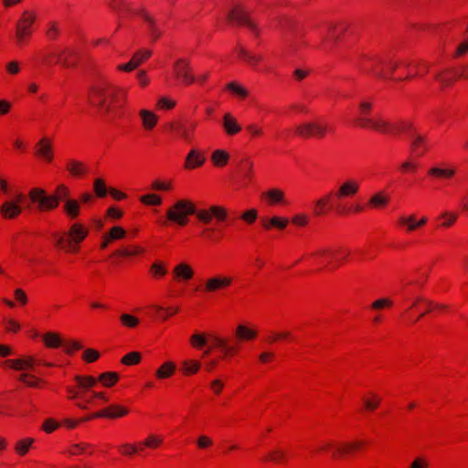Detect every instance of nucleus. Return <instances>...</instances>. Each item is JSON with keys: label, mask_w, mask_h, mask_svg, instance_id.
<instances>
[{"label": "nucleus", "mask_w": 468, "mask_h": 468, "mask_svg": "<svg viewBox=\"0 0 468 468\" xmlns=\"http://www.w3.org/2000/svg\"><path fill=\"white\" fill-rule=\"evenodd\" d=\"M128 90L105 81L93 84L88 93L90 105L101 112L121 118L127 103Z\"/></svg>", "instance_id": "1"}, {"label": "nucleus", "mask_w": 468, "mask_h": 468, "mask_svg": "<svg viewBox=\"0 0 468 468\" xmlns=\"http://www.w3.org/2000/svg\"><path fill=\"white\" fill-rule=\"evenodd\" d=\"M355 124L359 128L372 130L394 138L408 133L414 128L413 122L409 119L389 120L384 117H360L355 120Z\"/></svg>", "instance_id": "2"}, {"label": "nucleus", "mask_w": 468, "mask_h": 468, "mask_svg": "<svg viewBox=\"0 0 468 468\" xmlns=\"http://www.w3.org/2000/svg\"><path fill=\"white\" fill-rule=\"evenodd\" d=\"M89 229L81 222H74L67 231L53 232L54 248L68 254H78L87 239Z\"/></svg>", "instance_id": "3"}, {"label": "nucleus", "mask_w": 468, "mask_h": 468, "mask_svg": "<svg viewBox=\"0 0 468 468\" xmlns=\"http://www.w3.org/2000/svg\"><path fill=\"white\" fill-rule=\"evenodd\" d=\"M389 56L374 52L361 53L356 62L357 70L378 80H385Z\"/></svg>", "instance_id": "4"}, {"label": "nucleus", "mask_w": 468, "mask_h": 468, "mask_svg": "<svg viewBox=\"0 0 468 468\" xmlns=\"http://www.w3.org/2000/svg\"><path fill=\"white\" fill-rule=\"evenodd\" d=\"M37 21V14L33 10L24 11L15 27L14 41L18 48L28 46L34 35V25Z\"/></svg>", "instance_id": "5"}, {"label": "nucleus", "mask_w": 468, "mask_h": 468, "mask_svg": "<svg viewBox=\"0 0 468 468\" xmlns=\"http://www.w3.org/2000/svg\"><path fill=\"white\" fill-rule=\"evenodd\" d=\"M199 208L197 207L193 200L181 198L168 207L165 216L169 221L185 227L189 222V217L195 216L197 218Z\"/></svg>", "instance_id": "6"}, {"label": "nucleus", "mask_w": 468, "mask_h": 468, "mask_svg": "<svg viewBox=\"0 0 468 468\" xmlns=\"http://www.w3.org/2000/svg\"><path fill=\"white\" fill-rule=\"evenodd\" d=\"M349 255L350 250L346 248H327L318 250L306 256V258L324 264V268L335 270L346 261Z\"/></svg>", "instance_id": "7"}, {"label": "nucleus", "mask_w": 468, "mask_h": 468, "mask_svg": "<svg viewBox=\"0 0 468 468\" xmlns=\"http://www.w3.org/2000/svg\"><path fill=\"white\" fill-rule=\"evenodd\" d=\"M73 380L75 385H68L65 388L66 398L69 400L89 396L91 388L95 387V377L90 375H76Z\"/></svg>", "instance_id": "8"}, {"label": "nucleus", "mask_w": 468, "mask_h": 468, "mask_svg": "<svg viewBox=\"0 0 468 468\" xmlns=\"http://www.w3.org/2000/svg\"><path fill=\"white\" fill-rule=\"evenodd\" d=\"M348 26L346 23L329 25L324 37L322 38L318 48L325 52H334L336 44L347 31Z\"/></svg>", "instance_id": "9"}, {"label": "nucleus", "mask_w": 468, "mask_h": 468, "mask_svg": "<svg viewBox=\"0 0 468 468\" xmlns=\"http://www.w3.org/2000/svg\"><path fill=\"white\" fill-rule=\"evenodd\" d=\"M215 219L218 223H229V209L223 205L213 204L207 208H199L197 221L204 225H208ZM229 226V224H227Z\"/></svg>", "instance_id": "10"}, {"label": "nucleus", "mask_w": 468, "mask_h": 468, "mask_svg": "<svg viewBox=\"0 0 468 468\" xmlns=\"http://www.w3.org/2000/svg\"><path fill=\"white\" fill-rule=\"evenodd\" d=\"M234 280L230 275L217 274L207 278L203 285L197 287L196 291L208 294L218 293L229 290Z\"/></svg>", "instance_id": "11"}, {"label": "nucleus", "mask_w": 468, "mask_h": 468, "mask_svg": "<svg viewBox=\"0 0 468 468\" xmlns=\"http://www.w3.org/2000/svg\"><path fill=\"white\" fill-rule=\"evenodd\" d=\"M420 306H423L424 310L418 315V317L415 320H413L411 322L412 324L419 322L420 319H422L428 314H440L448 309V306L445 304L433 303V302L428 301L422 297H418L411 303V305L409 306L404 311V313L402 314V317L404 319H408V316H409L410 311L414 308H420Z\"/></svg>", "instance_id": "12"}, {"label": "nucleus", "mask_w": 468, "mask_h": 468, "mask_svg": "<svg viewBox=\"0 0 468 468\" xmlns=\"http://www.w3.org/2000/svg\"><path fill=\"white\" fill-rule=\"evenodd\" d=\"M330 132L328 123L323 122H304L296 126L294 131L295 135L303 139H322Z\"/></svg>", "instance_id": "13"}, {"label": "nucleus", "mask_w": 468, "mask_h": 468, "mask_svg": "<svg viewBox=\"0 0 468 468\" xmlns=\"http://www.w3.org/2000/svg\"><path fill=\"white\" fill-rule=\"evenodd\" d=\"M410 63L408 59L389 56L387 78L384 80L410 81V79H404L407 72L410 71Z\"/></svg>", "instance_id": "14"}, {"label": "nucleus", "mask_w": 468, "mask_h": 468, "mask_svg": "<svg viewBox=\"0 0 468 468\" xmlns=\"http://www.w3.org/2000/svg\"><path fill=\"white\" fill-rule=\"evenodd\" d=\"M229 19L237 26L247 28L253 33L256 37L260 36L258 24L241 5H236L231 9L229 14Z\"/></svg>", "instance_id": "15"}, {"label": "nucleus", "mask_w": 468, "mask_h": 468, "mask_svg": "<svg viewBox=\"0 0 468 468\" xmlns=\"http://www.w3.org/2000/svg\"><path fill=\"white\" fill-rule=\"evenodd\" d=\"M367 442L363 440H354L338 442L335 451L332 452V458L335 460L351 457L366 450Z\"/></svg>", "instance_id": "16"}, {"label": "nucleus", "mask_w": 468, "mask_h": 468, "mask_svg": "<svg viewBox=\"0 0 468 468\" xmlns=\"http://www.w3.org/2000/svg\"><path fill=\"white\" fill-rule=\"evenodd\" d=\"M427 223L428 218L426 216L418 218L416 214L400 215L395 222V227L405 234H411L426 226Z\"/></svg>", "instance_id": "17"}, {"label": "nucleus", "mask_w": 468, "mask_h": 468, "mask_svg": "<svg viewBox=\"0 0 468 468\" xmlns=\"http://www.w3.org/2000/svg\"><path fill=\"white\" fill-rule=\"evenodd\" d=\"M359 189V182L356 179L350 178L341 183L336 190L330 191V194L338 202L344 199L354 198L358 194Z\"/></svg>", "instance_id": "18"}, {"label": "nucleus", "mask_w": 468, "mask_h": 468, "mask_svg": "<svg viewBox=\"0 0 468 468\" xmlns=\"http://www.w3.org/2000/svg\"><path fill=\"white\" fill-rule=\"evenodd\" d=\"M174 72L176 79L182 84L188 86L195 82V76L189 63L186 59H178L174 65Z\"/></svg>", "instance_id": "19"}, {"label": "nucleus", "mask_w": 468, "mask_h": 468, "mask_svg": "<svg viewBox=\"0 0 468 468\" xmlns=\"http://www.w3.org/2000/svg\"><path fill=\"white\" fill-rule=\"evenodd\" d=\"M35 363L36 358L34 356H27L20 358L5 359L0 364V366L4 368L24 371L34 369Z\"/></svg>", "instance_id": "20"}, {"label": "nucleus", "mask_w": 468, "mask_h": 468, "mask_svg": "<svg viewBox=\"0 0 468 468\" xmlns=\"http://www.w3.org/2000/svg\"><path fill=\"white\" fill-rule=\"evenodd\" d=\"M414 132H415V127L413 128V130L411 132L407 133V134L413 135V140L410 144V151L413 154H417L418 156H423L431 149L429 139H428L427 135L421 134V133H416Z\"/></svg>", "instance_id": "21"}, {"label": "nucleus", "mask_w": 468, "mask_h": 468, "mask_svg": "<svg viewBox=\"0 0 468 468\" xmlns=\"http://www.w3.org/2000/svg\"><path fill=\"white\" fill-rule=\"evenodd\" d=\"M35 155L43 159L47 163H51L54 159V151L51 139L48 137H42L35 144Z\"/></svg>", "instance_id": "22"}, {"label": "nucleus", "mask_w": 468, "mask_h": 468, "mask_svg": "<svg viewBox=\"0 0 468 468\" xmlns=\"http://www.w3.org/2000/svg\"><path fill=\"white\" fill-rule=\"evenodd\" d=\"M458 80L455 68L444 69L434 76V80L440 85L441 90L452 87Z\"/></svg>", "instance_id": "23"}, {"label": "nucleus", "mask_w": 468, "mask_h": 468, "mask_svg": "<svg viewBox=\"0 0 468 468\" xmlns=\"http://www.w3.org/2000/svg\"><path fill=\"white\" fill-rule=\"evenodd\" d=\"M65 170L72 178L76 179L84 178L90 173L86 163L77 159H69L65 164Z\"/></svg>", "instance_id": "24"}, {"label": "nucleus", "mask_w": 468, "mask_h": 468, "mask_svg": "<svg viewBox=\"0 0 468 468\" xmlns=\"http://www.w3.org/2000/svg\"><path fill=\"white\" fill-rule=\"evenodd\" d=\"M139 17H141L143 21L147 24L151 40L153 42L158 40L162 36V31L157 27L155 18L148 12L144 6H141Z\"/></svg>", "instance_id": "25"}, {"label": "nucleus", "mask_w": 468, "mask_h": 468, "mask_svg": "<svg viewBox=\"0 0 468 468\" xmlns=\"http://www.w3.org/2000/svg\"><path fill=\"white\" fill-rule=\"evenodd\" d=\"M205 163V154L198 149H191L186 156L184 168L186 170H195L202 167Z\"/></svg>", "instance_id": "26"}, {"label": "nucleus", "mask_w": 468, "mask_h": 468, "mask_svg": "<svg viewBox=\"0 0 468 468\" xmlns=\"http://www.w3.org/2000/svg\"><path fill=\"white\" fill-rule=\"evenodd\" d=\"M173 278L176 282H188L195 276V271L187 262H179L172 271Z\"/></svg>", "instance_id": "27"}, {"label": "nucleus", "mask_w": 468, "mask_h": 468, "mask_svg": "<svg viewBox=\"0 0 468 468\" xmlns=\"http://www.w3.org/2000/svg\"><path fill=\"white\" fill-rule=\"evenodd\" d=\"M108 5L113 11L128 17L139 16L141 12V6L136 9L133 8L127 0H110Z\"/></svg>", "instance_id": "28"}, {"label": "nucleus", "mask_w": 468, "mask_h": 468, "mask_svg": "<svg viewBox=\"0 0 468 468\" xmlns=\"http://www.w3.org/2000/svg\"><path fill=\"white\" fill-rule=\"evenodd\" d=\"M235 341L239 345L242 342L253 341L258 336V331L246 324H239L235 330Z\"/></svg>", "instance_id": "29"}, {"label": "nucleus", "mask_w": 468, "mask_h": 468, "mask_svg": "<svg viewBox=\"0 0 468 468\" xmlns=\"http://www.w3.org/2000/svg\"><path fill=\"white\" fill-rule=\"evenodd\" d=\"M335 203H336V201L334 199L330 192H328L315 202L314 214L317 217L326 215L332 209Z\"/></svg>", "instance_id": "30"}, {"label": "nucleus", "mask_w": 468, "mask_h": 468, "mask_svg": "<svg viewBox=\"0 0 468 468\" xmlns=\"http://www.w3.org/2000/svg\"><path fill=\"white\" fill-rule=\"evenodd\" d=\"M145 252L143 247L138 245H129L115 250L110 256V259L131 258L143 255Z\"/></svg>", "instance_id": "31"}, {"label": "nucleus", "mask_w": 468, "mask_h": 468, "mask_svg": "<svg viewBox=\"0 0 468 468\" xmlns=\"http://www.w3.org/2000/svg\"><path fill=\"white\" fill-rule=\"evenodd\" d=\"M103 419L115 420L125 417L129 414L130 410L121 404H110L101 409Z\"/></svg>", "instance_id": "32"}, {"label": "nucleus", "mask_w": 468, "mask_h": 468, "mask_svg": "<svg viewBox=\"0 0 468 468\" xmlns=\"http://www.w3.org/2000/svg\"><path fill=\"white\" fill-rule=\"evenodd\" d=\"M22 213V207L16 201H5L0 207V215L5 219H15Z\"/></svg>", "instance_id": "33"}, {"label": "nucleus", "mask_w": 468, "mask_h": 468, "mask_svg": "<svg viewBox=\"0 0 468 468\" xmlns=\"http://www.w3.org/2000/svg\"><path fill=\"white\" fill-rule=\"evenodd\" d=\"M288 218L279 216H274L272 218L263 217L261 218V225L265 230H271L272 229L282 230L288 226Z\"/></svg>", "instance_id": "34"}, {"label": "nucleus", "mask_w": 468, "mask_h": 468, "mask_svg": "<svg viewBox=\"0 0 468 468\" xmlns=\"http://www.w3.org/2000/svg\"><path fill=\"white\" fill-rule=\"evenodd\" d=\"M40 62L44 67L51 68L59 65V52L55 48H47L40 52Z\"/></svg>", "instance_id": "35"}, {"label": "nucleus", "mask_w": 468, "mask_h": 468, "mask_svg": "<svg viewBox=\"0 0 468 468\" xmlns=\"http://www.w3.org/2000/svg\"><path fill=\"white\" fill-rule=\"evenodd\" d=\"M455 175L456 170L454 168L432 166L427 171V176L431 179L451 180Z\"/></svg>", "instance_id": "36"}, {"label": "nucleus", "mask_w": 468, "mask_h": 468, "mask_svg": "<svg viewBox=\"0 0 468 468\" xmlns=\"http://www.w3.org/2000/svg\"><path fill=\"white\" fill-rule=\"evenodd\" d=\"M429 70L430 66L425 61L411 62L410 71L407 72V74L404 76V79H410L412 80L415 78H421L426 76Z\"/></svg>", "instance_id": "37"}, {"label": "nucleus", "mask_w": 468, "mask_h": 468, "mask_svg": "<svg viewBox=\"0 0 468 468\" xmlns=\"http://www.w3.org/2000/svg\"><path fill=\"white\" fill-rule=\"evenodd\" d=\"M176 372V364L174 361L164 362L154 372V377L158 380H164L172 378Z\"/></svg>", "instance_id": "38"}, {"label": "nucleus", "mask_w": 468, "mask_h": 468, "mask_svg": "<svg viewBox=\"0 0 468 468\" xmlns=\"http://www.w3.org/2000/svg\"><path fill=\"white\" fill-rule=\"evenodd\" d=\"M262 197L271 207L285 203V194L279 188H271L263 193Z\"/></svg>", "instance_id": "39"}, {"label": "nucleus", "mask_w": 468, "mask_h": 468, "mask_svg": "<svg viewBox=\"0 0 468 468\" xmlns=\"http://www.w3.org/2000/svg\"><path fill=\"white\" fill-rule=\"evenodd\" d=\"M223 128L228 135L233 136L241 131V126L239 124L237 119L227 112L223 116Z\"/></svg>", "instance_id": "40"}, {"label": "nucleus", "mask_w": 468, "mask_h": 468, "mask_svg": "<svg viewBox=\"0 0 468 468\" xmlns=\"http://www.w3.org/2000/svg\"><path fill=\"white\" fill-rule=\"evenodd\" d=\"M235 52L240 59L250 66H256L263 59L261 55L251 54L242 46H238L235 49Z\"/></svg>", "instance_id": "41"}, {"label": "nucleus", "mask_w": 468, "mask_h": 468, "mask_svg": "<svg viewBox=\"0 0 468 468\" xmlns=\"http://www.w3.org/2000/svg\"><path fill=\"white\" fill-rule=\"evenodd\" d=\"M240 347L235 339L229 337H222V357H232L239 354Z\"/></svg>", "instance_id": "42"}, {"label": "nucleus", "mask_w": 468, "mask_h": 468, "mask_svg": "<svg viewBox=\"0 0 468 468\" xmlns=\"http://www.w3.org/2000/svg\"><path fill=\"white\" fill-rule=\"evenodd\" d=\"M120 380V375L114 371H107L95 378V387L100 382L104 388H112Z\"/></svg>", "instance_id": "43"}, {"label": "nucleus", "mask_w": 468, "mask_h": 468, "mask_svg": "<svg viewBox=\"0 0 468 468\" xmlns=\"http://www.w3.org/2000/svg\"><path fill=\"white\" fill-rule=\"evenodd\" d=\"M149 275L154 280H162L167 273L168 269L165 262L162 261H154L148 269Z\"/></svg>", "instance_id": "44"}, {"label": "nucleus", "mask_w": 468, "mask_h": 468, "mask_svg": "<svg viewBox=\"0 0 468 468\" xmlns=\"http://www.w3.org/2000/svg\"><path fill=\"white\" fill-rule=\"evenodd\" d=\"M59 65L63 68H74L78 64V55L74 50L65 48L59 51Z\"/></svg>", "instance_id": "45"}, {"label": "nucleus", "mask_w": 468, "mask_h": 468, "mask_svg": "<svg viewBox=\"0 0 468 468\" xmlns=\"http://www.w3.org/2000/svg\"><path fill=\"white\" fill-rule=\"evenodd\" d=\"M362 401L364 410L368 412H373L379 408L382 398L376 393L368 392L363 397Z\"/></svg>", "instance_id": "46"}, {"label": "nucleus", "mask_w": 468, "mask_h": 468, "mask_svg": "<svg viewBox=\"0 0 468 468\" xmlns=\"http://www.w3.org/2000/svg\"><path fill=\"white\" fill-rule=\"evenodd\" d=\"M62 210L69 219H76L80 215V204L77 199L69 198L64 203Z\"/></svg>", "instance_id": "47"}, {"label": "nucleus", "mask_w": 468, "mask_h": 468, "mask_svg": "<svg viewBox=\"0 0 468 468\" xmlns=\"http://www.w3.org/2000/svg\"><path fill=\"white\" fill-rule=\"evenodd\" d=\"M210 159L215 167L223 168L228 165L230 154L226 150L217 149L212 152Z\"/></svg>", "instance_id": "48"}, {"label": "nucleus", "mask_w": 468, "mask_h": 468, "mask_svg": "<svg viewBox=\"0 0 468 468\" xmlns=\"http://www.w3.org/2000/svg\"><path fill=\"white\" fill-rule=\"evenodd\" d=\"M42 340L47 348L57 349L63 346L61 335L57 332H47L43 334Z\"/></svg>", "instance_id": "49"}, {"label": "nucleus", "mask_w": 468, "mask_h": 468, "mask_svg": "<svg viewBox=\"0 0 468 468\" xmlns=\"http://www.w3.org/2000/svg\"><path fill=\"white\" fill-rule=\"evenodd\" d=\"M282 341L295 342V337L289 331L271 332L265 337V342L270 345H273Z\"/></svg>", "instance_id": "50"}, {"label": "nucleus", "mask_w": 468, "mask_h": 468, "mask_svg": "<svg viewBox=\"0 0 468 468\" xmlns=\"http://www.w3.org/2000/svg\"><path fill=\"white\" fill-rule=\"evenodd\" d=\"M389 197L383 191L374 194L368 200L367 206L374 209L385 208L389 203Z\"/></svg>", "instance_id": "51"}, {"label": "nucleus", "mask_w": 468, "mask_h": 468, "mask_svg": "<svg viewBox=\"0 0 468 468\" xmlns=\"http://www.w3.org/2000/svg\"><path fill=\"white\" fill-rule=\"evenodd\" d=\"M47 191L41 187H33L28 191V198L32 204L37 206V211L40 212L44 204Z\"/></svg>", "instance_id": "52"}, {"label": "nucleus", "mask_w": 468, "mask_h": 468, "mask_svg": "<svg viewBox=\"0 0 468 468\" xmlns=\"http://www.w3.org/2000/svg\"><path fill=\"white\" fill-rule=\"evenodd\" d=\"M139 114L145 130L152 131L156 126L158 116L155 113L148 110H141Z\"/></svg>", "instance_id": "53"}, {"label": "nucleus", "mask_w": 468, "mask_h": 468, "mask_svg": "<svg viewBox=\"0 0 468 468\" xmlns=\"http://www.w3.org/2000/svg\"><path fill=\"white\" fill-rule=\"evenodd\" d=\"M258 210L256 208H250L243 211L239 217L232 218L229 222V226H233L237 219L244 221L248 225H253L258 218Z\"/></svg>", "instance_id": "54"}, {"label": "nucleus", "mask_w": 468, "mask_h": 468, "mask_svg": "<svg viewBox=\"0 0 468 468\" xmlns=\"http://www.w3.org/2000/svg\"><path fill=\"white\" fill-rule=\"evenodd\" d=\"M34 442L35 439L31 437L20 439L15 443L14 450L17 455L25 456L29 452Z\"/></svg>", "instance_id": "55"}, {"label": "nucleus", "mask_w": 468, "mask_h": 468, "mask_svg": "<svg viewBox=\"0 0 468 468\" xmlns=\"http://www.w3.org/2000/svg\"><path fill=\"white\" fill-rule=\"evenodd\" d=\"M201 367L199 361L195 359H186L182 362L180 370L185 377H190L197 374Z\"/></svg>", "instance_id": "56"}, {"label": "nucleus", "mask_w": 468, "mask_h": 468, "mask_svg": "<svg viewBox=\"0 0 468 468\" xmlns=\"http://www.w3.org/2000/svg\"><path fill=\"white\" fill-rule=\"evenodd\" d=\"M166 126L170 131L178 133L183 140L186 142L191 141V133L184 123L180 122H168Z\"/></svg>", "instance_id": "57"}, {"label": "nucleus", "mask_w": 468, "mask_h": 468, "mask_svg": "<svg viewBox=\"0 0 468 468\" xmlns=\"http://www.w3.org/2000/svg\"><path fill=\"white\" fill-rule=\"evenodd\" d=\"M239 171L244 179L250 181L253 176L254 164L250 157H245L239 162Z\"/></svg>", "instance_id": "58"}, {"label": "nucleus", "mask_w": 468, "mask_h": 468, "mask_svg": "<svg viewBox=\"0 0 468 468\" xmlns=\"http://www.w3.org/2000/svg\"><path fill=\"white\" fill-rule=\"evenodd\" d=\"M93 445L88 442H80L72 444L68 452L71 456L80 455L86 453L89 451V454H93Z\"/></svg>", "instance_id": "59"}, {"label": "nucleus", "mask_w": 468, "mask_h": 468, "mask_svg": "<svg viewBox=\"0 0 468 468\" xmlns=\"http://www.w3.org/2000/svg\"><path fill=\"white\" fill-rule=\"evenodd\" d=\"M155 314L160 319L163 321L168 320L170 317H173L177 313H179L180 308L177 306H169V307H163L160 305L154 306Z\"/></svg>", "instance_id": "60"}, {"label": "nucleus", "mask_w": 468, "mask_h": 468, "mask_svg": "<svg viewBox=\"0 0 468 468\" xmlns=\"http://www.w3.org/2000/svg\"><path fill=\"white\" fill-rule=\"evenodd\" d=\"M375 104V99L372 97H366L363 98L358 105H357V112L362 116H367L370 115Z\"/></svg>", "instance_id": "61"}, {"label": "nucleus", "mask_w": 468, "mask_h": 468, "mask_svg": "<svg viewBox=\"0 0 468 468\" xmlns=\"http://www.w3.org/2000/svg\"><path fill=\"white\" fill-rule=\"evenodd\" d=\"M21 382L25 383L27 387L41 388L45 381L28 373H23L18 378Z\"/></svg>", "instance_id": "62"}, {"label": "nucleus", "mask_w": 468, "mask_h": 468, "mask_svg": "<svg viewBox=\"0 0 468 468\" xmlns=\"http://www.w3.org/2000/svg\"><path fill=\"white\" fill-rule=\"evenodd\" d=\"M45 36L48 40L56 41L60 36V27L58 21H49L47 24Z\"/></svg>", "instance_id": "63"}, {"label": "nucleus", "mask_w": 468, "mask_h": 468, "mask_svg": "<svg viewBox=\"0 0 468 468\" xmlns=\"http://www.w3.org/2000/svg\"><path fill=\"white\" fill-rule=\"evenodd\" d=\"M52 195L57 199V202L59 205L61 201H64L65 203L68 199H69L70 190L69 187L65 184H59L56 186L54 193Z\"/></svg>", "instance_id": "64"}]
</instances>
